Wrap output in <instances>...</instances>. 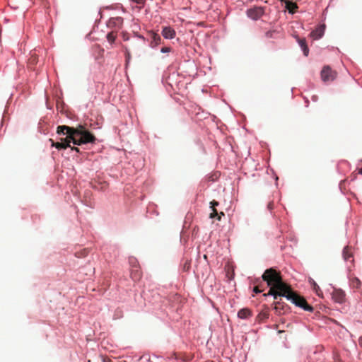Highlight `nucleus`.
I'll list each match as a JSON object with an SVG mask.
<instances>
[{
	"label": "nucleus",
	"mask_w": 362,
	"mask_h": 362,
	"mask_svg": "<svg viewBox=\"0 0 362 362\" xmlns=\"http://www.w3.org/2000/svg\"><path fill=\"white\" fill-rule=\"evenodd\" d=\"M129 263H130L132 267L137 265L136 259L135 258H130L129 259Z\"/></svg>",
	"instance_id": "nucleus-25"
},
{
	"label": "nucleus",
	"mask_w": 362,
	"mask_h": 362,
	"mask_svg": "<svg viewBox=\"0 0 362 362\" xmlns=\"http://www.w3.org/2000/svg\"><path fill=\"white\" fill-rule=\"evenodd\" d=\"M325 26L324 25L318 26L315 30L310 33V36L314 40L320 39L324 34Z\"/></svg>",
	"instance_id": "nucleus-11"
},
{
	"label": "nucleus",
	"mask_w": 362,
	"mask_h": 362,
	"mask_svg": "<svg viewBox=\"0 0 362 362\" xmlns=\"http://www.w3.org/2000/svg\"><path fill=\"white\" fill-rule=\"evenodd\" d=\"M269 317V309L267 308L264 310H262L261 313H259L257 317L259 320H264L266 319H268Z\"/></svg>",
	"instance_id": "nucleus-19"
},
{
	"label": "nucleus",
	"mask_w": 362,
	"mask_h": 362,
	"mask_svg": "<svg viewBox=\"0 0 362 362\" xmlns=\"http://www.w3.org/2000/svg\"><path fill=\"white\" fill-rule=\"evenodd\" d=\"M297 41H298V44L300 45V47L303 49L304 55L307 57L308 55V53H309V49H308V47L307 46L305 39V38H299V37H298L297 38Z\"/></svg>",
	"instance_id": "nucleus-13"
},
{
	"label": "nucleus",
	"mask_w": 362,
	"mask_h": 362,
	"mask_svg": "<svg viewBox=\"0 0 362 362\" xmlns=\"http://www.w3.org/2000/svg\"><path fill=\"white\" fill-rule=\"evenodd\" d=\"M160 52L163 53H168L171 52V47H163L161 48Z\"/></svg>",
	"instance_id": "nucleus-23"
},
{
	"label": "nucleus",
	"mask_w": 362,
	"mask_h": 362,
	"mask_svg": "<svg viewBox=\"0 0 362 362\" xmlns=\"http://www.w3.org/2000/svg\"><path fill=\"white\" fill-rule=\"evenodd\" d=\"M88 131L83 125L79 124L76 127H70L66 125L58 126L57 128V133L59 135H66L65 138H62L60 141L54 142L53 139H50L52 146H54L57 149H66L71 147V142L74 143V139L80 136L83 132Z\"/></svg>",
	"instance_id": "nucleus-2"
},
{
	"label": "nucleus",
	"mask_w": 362,
	"mask_h": 362,
	"mask_svg": "<svg viewBox=\"0 0 362 362\" xmlns=\"http://www.w3.org/2000/svg\"><path fill=\"white\" fill-rule=\"evenodd\" d=\"M262 278L270 287L269 292L264 296H272L275 300H277L279 296H281L290 286L283 281L281 273L274 268L266 269Z\"/></svg>",
	"instance_id": "nucleus-1"
},
{
	"label": "nucleus",
	"mask_w": 362,
	"mask_h": 362,
	"mask_svg": "<svg viewBox=\"0 0 362 362\" xmlns=\"http://www.w3.org/2000/svg\"><path fill=\"white\" fill-rule=\"evenodd\" d=\"M274 309L275 310L276 314L283 315L288 311V307L281 301H276L274 303Z\"/></svg>",
	"instance_id": "nucleus-8"
},
{
	"label": "nucleus",
	"mask_w": 362,
	"mask_h": 362,
	"mask_svg": "<svg viewBox=\"0 0 362 362\" xmlns=\"http://www.w3.org/2000/svg\"><path fill=\"white\" fill-rule=\"evenodd\" d=\"M210 204L212 212L209 214V218H214L218 215V211L216 209V206H218L219 203L215 200H213L210 202Z\"/></svg>",
	"instance_id": "nucleus-17"
},
{
	"label": "nucleus",
	"mask_w": 362,
	"mask_h": 362,
	"mask_svg": "<svg viewBox=\"0 0 362 362\" xmlns=\"http://www.w3.org/2000/svg\"><path fill=\"white\" fill-rule=\"evenodd\" d=\"M132 2L134 3H136L137 4H140L142 6H144L145 3H146V0H131Z\"/></svg>",
	"instance_id": "nucleus-24"
},
{
	"label": "nucleus",
	"mask_w": 362,
	"mask_h": 362,
	"mask_svg": "<svg viewBox=\"0 0 362 362\" xmlns=\"http://www.w3.org/2000/svg\"><path fill=\"white\" fill-rule=\"evenodd\" d=\"M337 77V72L332 70L330 66H325L321 71V78L323 81H332Z\"/></svg>",
	"instance_id": "nucleus-5"
},
{
	"label": "nucleus",
	"mask_w": 362,
	"mask_h": 362,
	"mask_svg": "<svg viewBox=\"0 0 362 362\" xmlns=\"http://www.w3.org/2000/svg\"><path fill=\"white\" fill-rule=\"evenodd\" d=\"M310 282L312 283L313 289L315 291L316 293L318 296H320V293H321L322 291H321L320 287L318 286V285L313 279H310Z\"/></svg>",
	"instance_id": "nucleus-22"
},
{
	"label": "nucleus",
	"mask_w": 362,
	"mask_h": 362,
	"mask_svg": "<svg viewBox=\"0 0 362 362\" xmlns=\"http://www.w3.org/2000/svg\"><path fill=\"white\" fill-rule=\"evenodd\" d=\"M332 297L335 302L342 303L345 300V293L341 289H334Z\"/></svg>",
	"instance_id": "nucleus-7"
},
{
	"label": "nucleus",
	"mask_w": 362,
	"mask_h": 362,
	"mask_svg": "<svg viewBox=\"0 0 362 362\" xmlns=\"http://www.w3.org/2000/svg\"><path fill=\"white\" fill-rule=\"evenodd\" d=\"M125 52H126L127 60H129V59H130V54H129V50H128V49L127 47H125Z\"/></svg>",
	"instance_id": "nucleus-28"
},
{
	"label": "nucleus",
	"mask_w": 362,
	"mask_h": 362,
	"mask_svg": "<svg viewBox=\"0 0 362 362\" xmlns=\"http://www.w3.org/2000/svg\"><path fill=\"white\" fill-rule=\"evenodd\" d=\"M342 255H343V257H344V260L349 261V259L353 257L351 247H350L349 246L345 247L343 250Z\"/></svg>",
	"instance_id": "nucleus-16"
},
{
	"label": "nucleus",
	"mask_w": 362,
	"mask_h": 362,
	"mask_svg": "<svg viewBox=\"0 0 362 362\" xmlns=\"http://www.w3.org/2000/svg\"><path fill=\"white\" fill-rule=\"evenodd\" d=\"M253 291L255 293H259L262 292V290H260L258 286H255L254 288H253Z\"/></svg>",
	"instance_id": "nucleus-29"
},
{
	"label": "nucleus",
	"mask_w": 362,
	"mask_h": 362,
	"mask_svg": "<svg viewBox=\"0 0 362 362\" xmlns=\"http://www.w3.org/2000/svg\"><path fill=\"white\" fill-rule=\"evenodd\" d=\"M264 13V9L261 6H255L249 8L247 11V15L249 18L253 20H257L262 16Z\"/></svg>",
	"instance_id": "nucleus-6"
},
{
	"label": "nucleus",
	"mask_w": 362,
	"mask_h": 362,
	"mask_svg": "<svg viewBox=\"0 0 362 362\" xmlns=\"http://www.w3.org/2000/svg\"><path fill=\"white\" fill-rule=\"evenodd\" d=\"M162 35L166 39H173L175 36V31L170 27H164L162 30Z\"/></svg>",
	"instance_id": "nucleus-12"
},
{
	"label": "nucleus",
	"mask_w": 362,
	"mask_h": 362,
	"mask_svg": "<svg viewBox=\"0 0 362 362\" xmlns=\"http://www.w3.org/2000/svg\"><path fill=\"white\" fill-rule=\"evenodd\" d=\"M122 37H123V40H124V41H127V40H128L129 39L128 34H127V33H123V35H122Z\"/></svg>",
	"instance_id": "nucleus-27"
},
{
	"label": "nucleus",
	"mask_w": 362,
	"mask_h": 362,
	"mask_svg": "<svg viewBox=\"0 0 362 362\" xmlns=\"http://www.w3.org/2000/svg\"><path fill=\"white\" fill-rule=\"evenodd\" d=\"M95 140V136L89 131H86L83 132V133L78 138L74 139V144L81 145L88 143H94Z\"/></svg>",
	"instance_id": "nucleus-4"
},
{
	"label": "nucleus",
	"mask_w": 362,
	"mask_h": 362,
	"mask_svg": "<svg viewBox=\"0 0 362 362\" xmlns=\"http://www.w3.org/2000/svg\"><path fill=\"white\" fill-rule=\"evenodd\" d=\"M358 173L362 175V168L359 169Z\"/></svg>",
	"instance_id": "nucleus-35"
},
{
	"label": "nucleus",
	"mask_w": 362,
	"mask_h": 362,
	"mask_svg": "<svg viewBox=\"0 0 362 362\" xmlns=\"http://www.w3.org/2000/svg\"><path fill=\"white\" fill-rule=\"evenodd\" d=\"M351 285L354 288H359L361 286V282L357 277H354L351 279Z\"/></svg>",
	"instance_id": "nucleus-20"
},
{
	"label": "nucleus",
	"mask_w": 362,
	"mask_h": 362,
	"mask_svg": "<svg viewBox=\"0 0 362 362\" xmlns=\"http://www.w3.org/2000/svg\"><path fill=\"white\" fill-rule=\"evenodd\" d=\"M333 362H343V361L338 357V356H336L334 358Z\"/></svg>",
	"instance_id": "nucleus-31"
},
{
	"label": "nucleus",
	"mask_w": 362,
	"mask_h": 362,
	"mask_svg": "<svg viewBox=\"0 0 362 362\" xmlns=\"http://www.w3.org/2000/svg\"><path fill=\"white\" fill-rule=\"evenodd\" d=\"M285 4H286V8L289 11V13H294L296 11V10L298 8V6H297L296 3H294V2H292L290 1H286Z\"/></svg>",
	"instance_id": "nucleus-15"
},
{
	"label": "nucleus",
	"mask_w": 362,
	"mask_h": 362,
	"mask_svg": "<svg viewBox=\"0 0 362 362\" xmlns=\"http://www.w3.org/2000/svg\"><path fill=\"white\" fill-rule=\"evenodd\" d=\"M358 343L360 346L362 348V337L359 338Z\"/></svg>",
	"instance_id": "nucleus-33"
},
{
	"label": "nucleus",
	"mask_w": 362,
	"mask_h": 362,
	"mask_svg": "<svg viewBox=\"0 0 362 362\" xmlns=\"http://www.w3.org/2000/svg\"><path fill=\"white\" fill-rule=\"evenodd\" d=\"M281 296L286 298L296 306L303 308L305 311L312 312L313 310V308L308 304L306 300L303 296H300L297 293L294 292L291 286L284 293H282Z\"/></svg>",
	"instance_id": "nucleus-3"
},
{
	"label": "nucleus",
	"mask_w": 362,
	"mask_h": 362,
	"mask_svg": "<svg viewBox=\"0 0 362 362\" xmlns=\"http://www.w3.org/2000/svg\"><path fill=\"white\" fill-rule=\"evenodd\" d=\"M106 37H107V41L110 44H112L115 41V40L117 38V33L115 32H114V31H112V32L107 33Z\"/></svg>",
	"instance_id": "nucleus-21"
},
{
	"label": "nucleus",
	"mask_w": 362,
	"mask_h": 362,
	"mask_svg": "<svg viewBox=\"0 0 362 362\" xmlns=\"http://www.w3.org/2000/svg\"><path fill=\"white\" fill-rule=\"evenodd\" d=\"M148 36L151 40V46L152 47H156V45H159L161 41V38L160 35L153 31H150L148 33Z\"/></svg>",
	"instance_id": "nucleus-9"
},
{
	"label": "nucleus",
	"mask_w": 362,
	"mask_h": 362,
	"mask_svg": "<svg viewBox=\"0 0 362 362\" xmlns=\"http://www.w3.org/2000/svg\"><path fill=\"white\" fill-rule=\"evenodd\" d=\"M267 208L269 211H272L274 208V202H269V204L267 205Z\"/></svg>",
	"instance_id": "nucleus-26"
},
{
	"label": "nucleus",
	"mask_w": 362,
	"mask_h": 362,
	"mask_svg": "<svg viewBox=\"0 0 362 362\" xmlns=\"http://www.w3.org/2000/svg\"><path fill=\"white\" fill-rule=\"evenodd\" d=\"M72 151H75L76 152H79V149L77 147H71Z\"/></svg>",
	"instance_id": "nucleus-32"
},
{
	"label": "nucleus",
	"mask_w": 362,
	"mask_h": 362,
	"mask_svg": "<svg viewBox=\"0 0 362 362\" xmlns=\"http://www.w3.org/2000/svg\"><path fill=\"white\" fill-rule=\"evenodd\" d=\"M142 274L138 265L132 266L131 269V277L134 281H139L141 278Z\"/></svg>",
	"instance_id": "nucleus-10"
},
{
	"label": "nucleus",
	"mask_w": 362,
	"mask_h": 362,
	"mask_svg": "<svg viewBox=\"0 0 362 362\" xmlns=\"http://www.w3.org/2000/svg\"><path fill=\"white\" fill-rule=\"evenodd\" d=\"M123 19L121 17L114 18H111L109 21L108 25L112 26H117L118 28H120L122 25Z\"/></svg>",
	"instance_id": "nucleus-18"
},
{
	"label": "nucleus",
	"mask_w": 362,
	"mask_h": 362,
	"mask_svg": "<svg viewBox=\"0 0 362 362\" xmlns=\"http://www.w3.org/2000/svg\"><path fill=\"white\" fill-rule=\"evenodd\" d=\"M224 215H225V214H224V213H223V212H220L219 214L218 213V215H217L216 217H217V219H218V221H221V216H224Z\"/></svg>",
	"instance_id": "nucleus-30"
},
{
	"label": "nucleus",
	"mask_w": 362,
	"mask_h": 362,
	"mask_svg": "<svg viewBox=\"0 0 362 362\" xmlns=\"http://www.w3.org/2000/svg\"><path fill=\"white\" fill-rule=\"evenodd\" d=\"M252 315L250 310L247 308H243L238 313V317L241 319H247Z\"/></svg>",
	"instance_id": "nucleus-14"
},
{
	"label": "nucleus",
	"mask_w": 362,
	"mask_h": 362,
	"mask_svg": "<svg viewBox=\"0 0 362 362\" xmlns=\"http://www.w3.org/2000/svg\"><path fill=\"white\" fill-rule=\"evenodd\" d=\"M137 37H138L139 38H140L141 40H142L144 42L145 41V38H144L143 36H141V35H137Z\"/></svg>",
	"instance_id": "nucleus-34"
}]
</instances>
